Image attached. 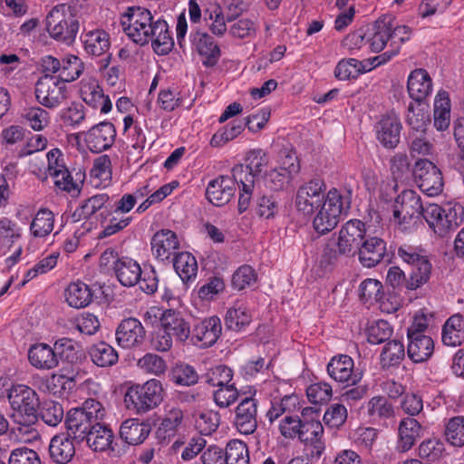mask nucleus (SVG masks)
<instances>
[{
	"label": "nucleus",
	"mask_w": 464,
	"mask_h": 464,
	"mask_svg": "<svg viewBox=\"0 0 464 464\" xmlns=\"http://www.w3.org/2000/svg\"><path fill=\"white\" fill-rule=\"evenodd\" d=\"M121 25L127 36L135 44L143 46L151 43L154 52L166 55L174 47V40L168 23L159 17L155 19L151 12L142 6L127 8L121 17Z\"/></svg>",
	"instance_id": "1"
},
{
	"label": "nucleus",
	"mask_w": 464,
	"mask_h": 464,
	"mask_svg": "<svg viewBox=\"0 0 464 464\" xmlns=\"http://www.w3.org/2000/svg\"><path fill=\"white\" fill-rule=\"evenodd\" d=\"M246 165H236L232 169L233 177L239 188L238 211L245 212L250 206L255 189V178L268 163L266 153L262 150H252L246 157Z\"/></svg>",
	"instance_id": "2"
},
{
	"label": "nucleus",
	"mask_w": 464,
	"mask_h": 464,
	"mask_svg": "<svg viewBox=\"0 0 464 464\" xmlns=\"http://www.w3.org/2000/svg\"><path fill=\"white\" fill-rule=\"evenodd\" d=\"M6 392L12 411L10 418L18 425L17 429L21 431L23 428L28 429L34 425L39 408L37 392L25 384H13Z\"/></svg>",
	"instance_id": "3"
},
{
	"label": "nucleus",
	"mask_w": 464,
	"mask_h": 464,
	"mask_svg": "<svg viewBox=\"0 0 464 464\" xmlns=\"http://www.w3.org/2000/svg\"><path fill=\"white\" fill-rule=\"evenodd\" d=\"M105 409L94 400H86L82 407L69 410L65 415L66 432L74 439L76 443L84 441L88 433L102 421Z\"/></svg>",
	"instance_id": "4"
},
{
	"label": "nucleus",
	"mask_w": 464,
	"mask_h": 464,
	"mask_svg": "<svg viewBox=\"0 0 464 464\" xmlns=\"http://www.w3.org/2000/svg\"><path fill=\"white\" fill-rule=\"evenodd\" d=\"M351 201V190L341 191L335 188H331L314 218V230L320 235H324L335 228L340 221V217L348 213Z\"/></svg>",
	"instance_id": "5"
},
{
	"label": "nucleus",
	"mask_w": 464,
	"mask_h": 464,
	"mask_svg": "<svg viewBox=\"0 0 464 464\" xmlns=\"http://www.w3.org/2000/svg\"><path fill=\"white\" fill-rule=\"evenodd\" d=\"M423 218L439 237H445L464 222V208L459 203L448 202L444 206L425 205Z\"/></svg>",
	"instance_id": "6"
},
{
	"label": "nucleus",
	"mask_w": 464,
	"mask_h": 464,
	"mask_svg": "<svg viewBox=\"0 0 464 464\" xmlns=\"http://www.w3.org/2000/svg\"><path fill=\"white\" fill-rule=\"evenodd\" d=\"M303 423L298 440L312 459L318 460L325 450L324 426L318 409L305 407L302 410Z\"/></svg>",
	"instance_id": "7"
},
{
	"label": "nucleus",
	"mask_w": 464,
	"mask_h": 464,
	"mask_svg": "<svg viewBox=\"0 0 464 464\" xmlns=\"http://www.w3.org/2000/svg\"><path fill=\"white\" fill-rule=\"evenodd\" d=\"M80 24L70 6L62 4L52 8L46 16V29L50 36L66 45L74 43Z\"/></svg>",
	"instance_id": "8"
},
{
	"label": "nucleus",
	"mask_w": 464,
	"mask_h": 464,
	"mask_svg": "<svg viewBox=\"0 0 464 464\" xmlns=\"http://www.w3.org/2000/svg\"><path fill=\"white\" fill-rule=\"evenodd\" d=\"M163 392L160 381L150 379L141 385L130 386L125 393L124 402L129 410L143 414L160 404Z\"/></svg>",
	"instance_id": "9"
},
{
	"label": "nucleus",
	"mask_w": 464,
	"mask_h": 464,
	"mask_svg": "<svg viewBox=\"0 0 464 464\" xmlns=\"http://www.w3.org/2000/svg\"><path fill=\"white\" fill-rule=\"evenodd\" d=\"M36 101L47 109L59 107L68 98L67 85L57 76L44 74L36 82Z\"/></svg>",
	"instance_id": "10"
},
{
	"label": "nucleus",
	"mask_w": 464,
	"mask_h": 464,
	"mask_svg": "<svg viewBox=\"0 0 464 464\" xmlns=\"http://www.w3.org/2000/svg\"><path fill=\"white\" fill-rule=\"evenodd\" d=\"M326 184L323 179L314 178L301 185L295 194V206L299 212L310 216L324 203Z\"/></svg>",
	"instance_id": "11"
},
{
	"label": "nucleus",
	"mask_w": 464,
	"mask_h": 464,
	"mask_svg": "<svg viewBox=\"0 0 464 464\" xmlns=\"http://www.w3.org/2000/svg\"><path fill=\"white\" fill-rule=\"evenodd\" d=\"M246 395L235 409L234 425L238 432L251 435L257 429L258 400L256 398V390L250 387L248 392H242Z\"/></svg>",
	"instance_id": "12"
},
{
	"label": "nucleus",
	"mask_w": 464,
	"mask_h": 464,
	"mask_svg": "<svg viewBox=\"0 0 464 464\" xmlns=\"http://www.w3.org/2000/svg\"><path fill=\"white\" fill-rule=\"evenodd\" d=\"M413 176L420 189L430 197L438 196L443 190V178L440 169L429 160H419L413 169Z\"/></svg>",
	"instance_id": "13"
},
{
	"label": "nucleus",
	"mask_w": 464,
	"mask_h": 464,
	"mask_svg": "<svg viewBox=\"0 0 464 464\" xmlns=\"http://www.w3.org/2000/svg\"><path fill=\"white\" fill-rule=\"evenodd\" d=\"M424 210L420 197L415 191L406 189L395 199L393 220L399 225L408 224L412 218H423Z\"/></svg>",
	"instance_id": "14"
},
{
	"label": "nucleus",
	"mask_w": 464,
	"mask_h": 464,
	"mask_svg": "<svg viewBox=\"0 0 464 464\" xmlns=\"http://www.w3.org/2000/svg\"><path fill=\"white\" fill-rule=\"evenodd\" d=\"M87 148L93 153H101L111 148L115 142L117 131L110 121H102L82 133Z\"/></svg>",
	"instance_id": "15"
},
{
	"label": "nucleus",
	"mask_w": 464,
	"mask_h": 464,
	"mask_svg": "<svg viewBox=\"0 0 464 464\" xmlns=\"http://www.w3.org/2000/svg\"><path fill=\"white\" fill-rule=\"evenodd\" d=\"M327 372L335 382L346 386L356 385L362 377V372H354L353 360L347 354L334 356L327 364Z\"/></svg>",
	"instance_id": "16"
},
{
	"label": "nucleus",
	"mask_w": 464,
	"mask_h": 464,
	"mask_svg": "<svg viewBox=\"0 0 464 464\" xmlns=\"http://www.w3.org/2000/svg\"><path fill=\"white\" fill-rule=\"evenodd\" d=\"M115 336L117 343L121 348H136L143 343L146 331L140 320L129 317L121 320L119 324Z\"/></svg>",
	"instance_id": "17"
},
{
	"label": "nucleus",
	"mask_w": 464,
	"mask_h": 464,
	"mask_svg": "<svg viewBox=\"0 0 464 464\" xmlns=\"http://www.w3.org/2000/svg\"><path fill=\"white\" fill-rule=\"evenodd\" d=\"M365 224L359 219L347 221L339 231L337 246L340 253L351 254L358 250L367 237Z\"/></svg>",
	"instance_id": "18"
},
{
	"label": "nucleus",
	"mask_w": 464,
	"mask_h": 464,
	"mask_svg": "<svg viewBox=\"0 0 464 464\" xmlns=\"http://www.w3.org/2000/svg\"><path fill=\"white\" fill-rule=\"evenodd\" d=\"M222 333L221 321L218 316H211L198 323L190 336V343L199 348H208L217 343Z\"/></svg>",
	"instance_id": "19"
},
{
	"label": "nucleus",
	"mask_w": 464,
	"mask_h": 464,
	"mask_svg": "<svg viewBox=\"0 0 464 464\" xmlns=\"http://www.w3.org/2000/svg\"><path fill=\"white\" fill-rule=\"evenodd\" d=\"M402 125L393 114L383 115L375 125L376 138L386 149H394L401 140Z\"/></svg>",
	"instance_id": "20"
},
{
	"label": "nucleus",
	"mask_w": 464,
	"mask_h": 464,
	"mask_svg": "<svg viewBox=\"0 0 464 464\" xmlns=\"http://www.w3.org/2000/svg\"><path fill=\"white\" fill-rule=\"evenodd\" d=\"M236 184H237V180L233 176H219L208 183L206 197L214 206H224L235 195Z\"/></svg>",
	"instance_id": "21"
},
{
	"label": "nucleus",
	"mask_w": 464,
	"mask_h": 464,
	"mask_svg": "<svg viewBox=\"0 0 464 464\" xmlns=\"http://www.w3.org/2000/svg\"><path fill=\"white\" fill-rule=\"evenodd\" d=\"M150 246L154 257L164 262L169 260L172 256H176V251L179 248V241L174 231L161 229L153 235Z\"/></svg>",
	"instance_id": "22"
},
{
	"label": "nucleus",
	"mask_w": 464,
	"mask_h": 464,
	"mask_svg": "<svg viewBox=\"0 0 464 464\" xmlns=\"http://www.w3.org/2000/svg\"><path fill=\"white\" fill-rule=\"evenodd\" d=\"M190 41L198 54L204 57L203 65L213 67L218 63L221 52L210 34L198 30L190 34Z\"/></svg>",
	"instance_id": "23"
},
{
	"label": "nucleus",
	"mask_w": 464,
	"mask_h": 464,
	"mask_svg": "<svg viewBox=\"0 0 464 464\" xmlns=\"http://www.w3.org/2000/svg\"><path fill=\"white\" fill-rule=\"evenodd\" d=\"M386 250V242L382 238L367 235L358 249L359 261L364 267H374L382 262Z\"/></svg>",
	"instance_id": "24"
},
{
	"label": "nucleus",
	"mask_w": 464,
	"mask_h": 464,
	"mask_svg": "<svg viewBox=\"0 0 464 464\" xmlns=\"http://www.w3.org/2000/svg\"><path fill=\"white\" fill-rule=\"evenodd\" d=\"M161 326L175 338L177 342L190 341L191 331L189 323L179 312L172 309L164 311L160 318Z\"/></svg>",
	"instance_id": "25"
},
{
	"label": "nucleus",
	"mask_w": 464,
	"mask_h": 464,
	"mask_svg": "<svg viewBox=\"0 0 464 464\" xmlns=\"http://www.w3.org/2000/svg\"><path fill=\"white\" fill-rule=\"evenodd\" d=\"M75 440L67 432L54 435L49 444L50 459L56 464H67L75 455Z\"/></svg>",
	"instance_id": "26"
},
{
	"label": "nucleus",
	"mask_w": 464,
	"mask_h": 464,
	"mask_svg": "<svg viewBox=\"0 0 464 464\" xmlns=\"http://www.w3.org/2000/svg\"><path fill=\"white\" fill-rule=\"evenodd\" d=\"M407 89L415 102H423L432 92V80L425 69H415L408 76Z\"/></svg>",
	"instance_id": "27"
},
{
	"label": "nucleus",
	"mask_w": 464,
	"mask_h": 464,
	"mask_svg": "<svg viewBox=\"0 0 464 464\" xmlns=\"http://www.w3.org/2000/svg\"><path fill=\"white\" fill-rule=\"evenodd\" d=\"M422 430L421 424L416 419L411 417L403 418L398 428L397 450L400 452L410 450L416 440L421 437Z\"/></svg>",
	"instance_id": "28"
},
{
	"label": "nucleus",
	"mask_w": 464,
	"mask_h": 464,
	"mask_svg": "<svg viewBox=\"0 0 464 464\" xmlns=\"http://www.w3.org/2000/svg\"><path fill=\"white\" fill-rule=\"evenodd\" d=\"M28 360L32 366L39 370H51L58 365L54 347L46 343L33 344L28 350Z\"/></svg>",
	"instance_id": "29"
},
{
	"label": "nucleus",
	"mask_w": 464,
	"mask_h": 464,
	"mask_svg": "<svg viewBox=\"0 0 464 464\" xmlns=\"http://www.w3.org/2000/svg\"><path fill=\"white\" fill-rule=\"evenodd\" d=\"M114 274L123 286H134L142 275L140 264L134 259L122 256L114 262Z\"/></svg>",
	"instance_id": "30"
},
{
	"label": "nucleus",
	"mask_w": 464,
	"mask_h": 464,
	"mask_svg": "<svg viewBox=\"0 0 464 464\" xmlns=\"http://www.w3.org/2000/svg\"><path fill=\"white\" fill-rule=\"evenodd\" d=\"M409 343L407 353L413 362H423L434 353V342L428 335H407Z\"/></svg>",
	"instance_id": "31"
},
{
	"label": "nucleus",
	"mask_w": 464,
	"mask_h": 464,
	"mask_svg": "<svg viewBox=\"0 0 464 464\" xmlns=\"http://www.w3.org/2000/svg\"><path fill=\"white\" fill-rule=\"evenodd\" d=\"M82 101L93 109H100L101 113L106 114L112 109L109 96L104 95L102 89L97 83L85 84L81 88Z\"/></svg>",
	"instance_id": "32"
},
{
	"label": "nucleus",
	"mask_w": 464,
	"mask_h": 464,
	"mask_svg": "<svg viewBox=\"0 0 464 464\" xmlns=\"http://www.w3.org/2000/svg\"><path fill=\"white\" fill-rule=\"evenodd\" d=\"M82 40L85 52L93 56L104 54L111 46L109 34L102 29L84 32Z\"/></svg>",
	"instance_id": "33"
},
{
	"label": "nucleus",
	"mask_w": 464,
	"mask_h": 464,
	"mask_svg": "<svg viewBox=\"0 0 464 464\" xmlns=\"http://www.w3.org/2000/svg\"><path fill=\"white\" fill-rule=\"evenodd\" d=\"M442 342L447 346L456 347L464 342V316L460 314L451 315L442 328Z\"/></svg>",
	"instance_id": "34"
},
{
	"label": "nucleus",
	"mask_w": 464,
	"mask_h": 464,
	"mask_svg": "<svg viewBox=\"0 0 464 464\" xmlns=\"http://www.w3.org/2000/svg\"><path fill=\"white\" fill-rule=\"evenodd\" d=\"M150 432L149 424L140 422L136 419H129L122 422L120 428L121 440L130 445L142 443Z\"/></svg>",
	"instance_id": "35"
},
{
	"label": "nucleus",
	"mask_w": 464,
	"mask_h": 464,
	"mask_svg": "<svg viewBox=\"0 0 464 464\" xmlns=\"http://www.w3.org/2000/svg\"><path fill=\"white\" fill-rule=\"evenodd\" d=\"M92 297V289L82 281L71 283L65 289V300L71 307L84 308L91 304Z\"/></svg>",
	"instance_id": "36"
},
{
	"label": "nucleus",
	"mask_w": 464,
	"mask_h": 464,
	"mask_svg": "<svg viewBox=\"0 0 464 464\" xmlns=\"http://www.w3.org/2000/svg\"><path fill=\"white\" fill-rule=\"evenodd\" d=\"M430 121L427 105L423 102H411L409 104L406 113V123L411 127L410 132H426Z\"/></svg>",
	"instance_id": "37"
},
{
	"label": "nucleus",
	"mask_w": 464,
	"mask_h": 464,
	"mask_svg": "<svg viewBox=\"0 0 464 464\" xmlns=\"http://www.w3.org/2000/svg\"><path fill=\"white\" fill-rule=\"evenodd\" d=\"M224 320L227 329L240 332L249 325L252 315L243 303L237 302L227 311Z\"/></svg>",
	"instance_id": "38"
},
{
	"label": "nucleus",
	"mask_w": 464,
	"mask_h": 464,
	"mask_svg": "<svg viewBox=\"0 0 464 464\" xmlns=\"http://www.w3.org/2000/svg\"><path fill=\"white\" fill-rule=\"evenodd\" d=\"M22 123L34 131H42L51 121L50 113L40 106L24 108L20 113Z\"/></svg>",
	"instance_id": "39"
},
{
	"label": "nucleus",
	"mask_w": 464,
	"mask_h": 464,
	"mask_svg": "<svg viewBox=\"0 0 464 464\" xmlns=\"http://www.w3.org/2000/svg\"><path fill=\"white\" fill-rule=\"evenodd\" d=\"M38 419L50 427H57L63 419L65 420L63 405L52 400L44 401L42 403L39 402L36 421Z\"/></svg>",
	"instance_id": "40"
},
{
	"label": "nucleus",
	"mask_w": 464,
	"mask_h": 464,
	"mask_svg": "<svg viewBox=\"0 0 464 464\" xmlns=\"http://www.w3.org/2000/svg\"><path fill=\"white\" fill-rule=\"evenodd\" d=\"M173 266L184 283L193 281L197 276L198 262L195 256L188 252L177 254L173 258Z\"/></svg>",
	"instance_id": "41"
},
{
	"label": "nucleus",
	"mask_w": 464,
	"mask_h": 464,
	"mask_svg": "<svg viewBox=\"0 0 464 464\" xmlns=\"http://www.w3.org/2000/svg\"><path fill=\"white\" fill-rule=\"evenodd\" d=\"M290 170L284 168L274 169L266 173L264 182L266 188L274 191L283 190L291 181L293 174L297 173L300 166L289 165Z\"/></svg>",
	"instance_id": "42"
},
{
	"label": "nucleus",
	"mask_w": 464,
	"mask_h": 464,
	"mask_svg": "<svg viewBox=\"0 0 464 464\" xmlns=\"http://www.w3.org/2000/svg\"><path fill=\"white\" fill-rule=\"evenodd\" d=\"M113 440V432L106 425L100 421L98 426L92 429L84 441L93 451H105L111 448Z\"/></svg>",
	"instance_id": "43"
},
{
	"label": "nucleus",
	"mask_w": 464,
	"mask_h": 464,
	"mask_svg": "<svg viewBox=\"0 0 464 464\" xmlns=\"http://www.w3.org/2000/svg\"><path fill=\"white\" fill-rule=\"evenodd\" d=\"M50 177L53 179L55 187L61 190H64L69 193H79L85 175L84 173L78 171L75 174L76 178L73 179L68 169L64 167L60 170L53 171Z\"/></svg>",
	"instance_id": "44"
},
{
	"label": "nucleus",
	"mask_w": 464,
	"mask_h": 464,
	"mask_svg": "<svg viewBox=\"0 0 464 464\" xmlns=\"http://www.w3.org/2000/svg\"><path fill=\"white\" fill-rule=\"evenodd\" d=\"M365 408L368 417L372 421L385 420L394 416L393 405L383 396L371 398Z\"/></svg>",
	"instance_id": "45"
},
{
	"label": "nucleus",
	"mask_w": 464,
	"mask_h": 464,
	"mask_svg": "<svg viewBox=\"0 0 464 464\" xmlns=\"http://www.w3.org/2000/svg\"><path fill=\"white\" fill-rule=\"evenodd\" d=\"M89 354L92 362L99 367L112 366L119 359L117 351L105 342L93 344L89 350Z\"/></svg>",
	"instance_id": "46"
},
{
	"label": "nucleus",
	"mask_w": 464,
	"mask_h": 464,
	"mask_svg": "<svg viewBox=\"0 0 464 464\" xmlns=\"http://www.w3.org/2000/svg\"><path fill=\"white\" fill-rule=\"evenodd\" d=\"M369 72L364 62L354 58L341 60L335 69L334 76L340 81L356 79L360 74Z\"/></svg>",
	"instance_id": "47"
},
{
	"label": "nucleus",
	"mask_w": 464,
	"mask_h": 464,
	"mask_svg": "<svg viewBox=\"0 0 464 464\" xmlns=\"http://www.w3.org/2000/svg\"><path fill=\"white\" fill-rule=\"evenodd\" d=\"M54 216L47 209H40L30 225V231L34 237H44L53 229Z\"/></svg>",
	"instance_id": "48"
},
{
	"label": "nucleus",
	"mask_w": 464,
	"mask_h": 464,
	"mask_svg": "<svg viewBox=\"0 0 464 464\" xmlns=\"http://www.w3.org/2000/svg\"><path fill=\"white\" fill-rule=\"evenodd\" d=\"M204 18L206 21H211L208 25L209 30L217 36H223L227 32L226 23L235 20V17L232 15H227V18H225L221 7L218 5L206 9L204 11Z\"/></svg>",
	"instance_id": "49"
},
{
	"label": "nucleus",
	"mask_w": 464,
	"mask_h": 464,
	"mask_svg": "<svg viewBox=\"0 0 464 464\" xmlns=\"http://www.w3.org/2000/svg\"><path fill=\"white\" fill-rule=\"evenodd\" d=\"M405 358V349L401 342L392 340L388 342L381 353V363L383 368L398 366Z\"/></svg>",
	"instance_id": "50"
},
{
	"label": "nucleus",
	"mask_w": 464,
	"mask_h": 464,
	"mask_svg": "<svg viewBox=\"0 0 464 464\" xmlns=\"http://www.w3.org/2000/svg\"><path fill=\"white\" fill-rule=\"evenodd\" d=\"M110 198L105 193L94 195L86 199L73 213V217L80 219H89L97 211L102 209L109 201Z\"/></svg>",
	"instance_id": "51"
},
{
	"label": "nucleus",
	"mask_w": 464,
	"mask_h": 464,
	"mask_svg": "<svg viewBox=\"0 0 464 464\" xmlns=\"http://www.w3.org/2000/svg\"><path fill=\"white\" fill-rule=\"evenodd\" d=\"M226 464H249L247 445L239 440L227 442L225 450Z\"/></svg>",
	"instance_id": "52"
},
{
	"label": "nucleus",
	"mask_w": 464,
	"mask_h": 464,
	"mask_svg": "<svg viewBox=\"0 0 464 464\" xmlns=\"http://www.w3.org/2000/svg\"><path fill=\"white\" fill-rule=\"evenodd\" d=\"M83 68V63L78 56L69 54L62 60L61 72L57 77L66 84L78 79Z\"/></svg>",
	"instance_id": "53"
},
{
	"label": "nucleus",
	"mask_w": 464,
	"mask_h": 464,
	"mask_svg": "<svg viewBox=\"0 0 464 464\" xmlns=\"http://www.w3.org/2000/svg\"><path fill=\"white\" fill-rule=\"evenodd\" d=\"M245 128L244 121L234 120L212 136L210 145L212 147H221L240 135Z\"/></svg>",
	"instance_id": "54"
},
{
	"label": "nucleus",
	"mask_w": 464,
	"mask_h": 464,
	"mask_svg": "<svg viewBox=\"0 0 464 464\" xmlns=\"http://www.w3.org/2000/svg\"><path fill=\"white\" fill-rule=\"evenodd\" d=\"M444 435L446 440L452 446H464V416H455L448 420Z\"/></svg>",
	"instance_id": "55"
},
{
	"label": "nucleus",
	"mask_w": 464,
	"mask_h": 464,
	"mask_svg": "<svg viewBox=\"0 0 464 464\" xmlns=\"http://www.w3.org/2000/svg\"><path fill=\"white\" fill-rule=\"evenodd\" d=\"M54 349L62 361L68 363H76L80 358V351L76 345V343L69 338H61L54 343Z\"/></svg>",
	"instance_id": "56"
},
{
	"label": "nucleus",
	"mask_w": 464,
	"mask_h": 464,
	"mask_svg": "<svg viewBox=\"0 0 464 464\" xmlns=\"http://www.w3.org/2000/svg\"><path fill=\"white\" fill-rule=\"evenodd\" d=\"M195 428L201 435H210L219 424V415L212 411H204L195 414Z\"/></svg>",
	"instance_id": "57"
},
{
	"label": "nucleus",
	"mask_w": 464,
	"mask_h": 464,
	"mask_svg": "<svg viewBox=\"0 0 464 464\" xmlns=\"http://www.w3.org/2000/svg\"><path fill=\"white\" fill-rule=\"evenodd\" d=\"M431 264L429 259L422 260L419 265L411 266L409 274L410 290H416L426 284L431 274Z\"/></svg>",
	"instance_id": "58"
},
{
	"label": "nucleus",
	"mask_w": 464,
	"mask_h": 464,
	"mask_svg": "<svg viewBox=\"0 0 464 464\" xmlns=\"http://www.w3.org/2000/svg\"><path fill=\"white\" fill-rule=\"evenodd\" d=\"M298 403V397L292 395H285L280 400H274L271 401V407L266 412V417L270 422H273L286 411L295 410Z\"/></svg>",
	"instance_id": "59"
},
{
	"label": "nucleus",
	"mask_w": 464,
	"mask_h": 464,
	"mask_svg": "<svg viewBox=\"0 0 464 464\" xmlns=\"http://www.w3.org/2000/svg\"><path fill=\"white\" fill-rule=\"evenodd\" d=\"M91 178L99 180L100 184L106 186L111 179V160L108 155H102L93 161L90 171Z\"/></svg>",
	"instance_id": "60"
},
{
	"label": "nucleus",
	"mask_w": 464,
	"mask_h": 464,
	"mask_svg": "<svg viewBox=\"0 0 464 464\" xmlns=\"http://www.w3.org/2000/svg\"><path fill=\"white\" fill-rule=\"evenodd\" d=\"M347 409L343 404L333 403L325 411L323 420L331 429H340L346 421Z\"/></svg>",
	"instance_id": "61"
},
{
	"label": "nucleus",
	"mask_w": 464,
	"mask_h": 464,
	"mask_svg": "<svg viewBox=\"0 0 464 464\" xmlns=\"http://www.w3.org/2000/svg\"><path fill=\"white\" fill-rule=\"evenodd\" d=\"M85 117L84 106L76 102H71L68 107L60 111V118L63 123L72 128L79 127L84 121Z\"/></svg>",
	"instance_id": "62"
},
{
	"label": "nucleus",
	"mask_w": 464,
	"mask_h": 464,
	"mask_svg": "<svg viewBox=\"0 0 464 464\" xmlns=\"http://www.w3.org/2000/svg\"><path fill=\"white\" fill-rule=\"evenodd\" d=\"M170 380L182 386H190L198 382V375L188 364H177L169 373Z\"/></svg>",
	"instance_id": "63"
},
{
	"label": "nucleus",
	"mask_w": 464,
	"mask_h": 464,
	"mask_svg": "<svg viewBox=\"0 0 464 464\" xmlns=\"http://www.w3.org/2000/svg\"><path fill=\"white\" fill-rule=\"evenodd\" d=\"M256 279L255 269L248 265H243L234 272L231 284L234 289L240 291L253 285Z\"/></svg>",
	"instance_id": "64"
}]
</instances>
